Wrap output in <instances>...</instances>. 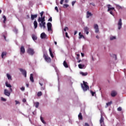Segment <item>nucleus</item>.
Masks as SVG:
<instances>
[{
	"label": "nucleus",
	"instance_id": "obj_28",
	"mask_svg": "<svg viewBox=\"0 0 126 126\" xmlns=\"http://www.w3.org/2000/svg\"><path fill=\"white\" fill-rule=\"evenodd\" d=\"M78 118L79 120H82L83 118L82 117V115L81 114V113H80L78 115Z\"/></svg>",
	"mask_w": 126,
	"mask_h": 126
},
{
	"label": "nucleus",
	"instance_id": "obj_7",
	"mask_svg": "<svg viewBox=\"0 0 126 126\" xmlns=\"http://www.w3.org/2000/svg\"><path fill=\"white\" fill-rule=\"evenodd\" d=\"M107 6L108 7L107 11H111V10H114L116 11V10H115V7H112V5L111 4H107Z\"/></svg>",
	"mask_w": 126,
	"mask_h": 126
},
{
	"label": "nucleus",
	"instance_id": "obj_12",
	"mask_svg": "<svg viewBox=\"0 0 126 126\" xmlns=\"http://www.w3.org/2000/svg\"><path fill=\"white\" fill-rule=\"evenodd\" d=\"M117 94L118 93L117 92H116V91H112L111 93V97H116Z\"/></svg>",
	"mask_w": 126,
	"mask_h": 126
},
{
	"label": "nucleus",
	"instance_id": "obj_60",
	"mask_svg": "<svg viewBox=\"0 0 126 126\" xmlns=\"http://www.w3.org/2000/svg\"><path fill=\"white\" fill-rule=\"evenodd\" d=\"M96 38H97V39H99V36L96 35Z\"/></svg>",
	"mask_w": 126,
	"mask_h": 126
},
{
	"label": "nucleus",
	"instance_id": "obj_32",
	"mask_svg": "<svg viewBox=\"0 0 126 126\" xmlns=\"http://www.w3.org/2000/svg\"><path fill=\"white\" fill-rule=\"evenodd\" d=\"M79 39H81V38H84V36L83 35L81 34V32L79 33Z\"/></svg>",
	"mask_w": 126,
	"mask_h": 126
},
{
	"label": "nucleus",
	"instance_id": "obj_3",
	"mask_svg": "<svg viewBox=\"0 0 126 126\" xmlns=\"http://www.w3.org/2000/svg\"><path fill=\"white\" fill-rule=\"evenodd\" d=\"M83 84H81V87L84 91H87L89 89V86L87 85V82H85V81H83Z\"/></svg>",
	"mask_w": 126,
	"mask_h": 126
},
{
	"label": "nucleus",
	"instance_id": "obj_25",
	"mask_svg": "<svg viewBox=\"0 0 126 126\" xmlns=\"http://www.w3.org/2000/svg\"><path fill=\"white\" fill-rule=\"evenodd\" d=\"M85 66L84 64H78V67L79 68H80L81 69H82Z\"/></svg>",
	"mask_w": 126,
	"mask_h": 126
},
{
	"label": "nucleus",
	"instance_id": "obj_49",
	"mask_svg": "<svg viewBox=\"0 0 126 126\" xmlns=\"http://www.w3.org/2000/svg\"><path fill=\"white\" fill-rule=\"evenodd\" d=\"M65 36L67 38H69V37L68 36V34L67 33V32H65Z\"/></svg>",
	"mask_w": 126,
	"mask_h": 126
},
{
	"label": "nucleus",
	"instance_id": "obj_39",
	"mask_svg": "<svg viewBox=\"0 0 126 126\" xmlns=\"http://www.w3.org/2000/svg\"><path fill=\"white\" fill-rule=\"evenodd\" d=\"M117 111H118L119 112H121V111H122V107H118L117 109Z\"/></svg>",
	"mask_w": 126,
	"mask_h": 126
},
{
	"label": "nucleus",
	"instance_id": "obj_47",
	"mask_svg": "<svg viewBox=\"0 0 126 126\" xmlns=\"http://www.w3.org/2000/svg\"><path fill=\"white\" fill-rule=\"evenodd\" d=\"M75 2H76V1H73L72 2V5L73 6V5H74Z\"/></svg>",
	"mask_w": 126,
	"mask_h": 126
},
{
	"label": "nucleus",
	"instance_id": "obj_1",
	"mask_svg": "<svg viewBox=\"0 0 126 126\" xmlns=\"http://www.w3.org/2000/svg\"><path fill=\"white\" fill-rule=\"evenodd\" d=\"M38 22H40L39 24V26L40 28L46 29V20H45V16L43 17H39L37 20Z\"/></svg>",
	"mask_w": 126,
	"mask_h": 126
},
{
	"label": "nucleus",
	"instance_id": "obj_53",
	"mask_svg": "<svg viewBox=\"0 0 126 126\" xmlns=\"http://www.w3.org/2000/svg\"><path fill=\"white\" fill-rule=\"evenodd\" d=\"M64 2H65V3H67L68 2V0H65Z\"/></svg>",
	"mask_w": 126,
	"mask_h": 126
},
{
	"label": "nucleus",
	"instance_id": "obj_15",
	"mask_svg": "<svg viewBox=\"0 0 126 126\" xmlns=\"http://www.w3.org/2000/svg\"><path fill=\"white\" fill-rule=\"evenodd\" d=\"M84 30L85 31V32L86 33L87 35H88V34H89V29L88 27H85L84 28Z\"/></svg>",
	"mask_w": 126,
	"mask_h": 126
},
{
	"label": "nucleus",
	"instance_id": "obj_38",
	"mask_svg": "<svg viewBox=\"0 0 126 126\" xmlns=\"http://www.w3.org/2000/svg\"><path fill=\"white\" fill-rule=\"evenodd\" d=\"M91 93L92 96H94V95H95V94H96L95 92H94L92 91H91Z\"/></svg>",
	"mask_w": 126,
	"mask_h": 126
},
{
	"label": "nucleus",
	"instance_id": "obj_17",
	"mask_svg": "<svg viewBox=\"0 0 126 126\" xmlns=\"http://www.w3.org/2000/svg\"><path fill=\"white\" fill-rule=\"evenodd\" d=\"M93 14L91 12H90L89 11L87 12V18H89L90 16H92Z\"/></svg>",
	"mask_w": 126,
	"mask_h": 126
},
{
	"label": "nucleus",
	"instance_id": "obj_10",
	"mask_svg": "<svg viewBox=\"0 0 126 126\" xmlns=\"http://www.w3.org/2000/svg\"><path fill=\"white\" fill-rule=\"evenodd\" d=\"M20 54H25V48L24 46H21L20 48Z\"/></svg>",
	"mask_w": 126,
	"mask_h": 126
},
{
	"label": "nucleus",
	"instance_id": "obj_33",
	"mask_svg": "<svg viewBox=\"0 0 126 126\" xmlns=\"http://www.w3.org/2000/svg\"><path fill=\"white\" fill-rule=\"evenodd\" d=\"M68 6H69V5H68V4H64L63 5V7L64 8H67V7H68Z\"/></svg>",
	"mask_w": 126,
	"mask_h": 126
},
{
	"label": "nucleus",
	"instance_id": "obj_30",
	"mask_svg": "<svg viewBox=\"0 0 126 126\" xmlns=\"http://www.w3.org/2000/svg\"><path fill=\"white\" fill-rule=\"evenodd\" d=\"M6 52H2V54H1V58L2 59H3V56H6Z\"/></svg>",
	"mask_w": 126,
	"mask_h": 126
},
{
	"label": "nucleus",
	"instance_id": "obj_27",
	"mask_svg": "<svg viewBox=\"0 0 126 126\" xmlns=\"http://www.w3.org/2000/svg\"><path fill=\"white\" fill-rule=\"evenodd\" d=\"M80 74H81L83 76H86L87 74H88V73L87 72H81Z\"/></svg>",
	"mask_w": 126,
	"mask_h": 126
},
{
	"label": "nucleus",
	"instance_id": "obj_16",
	"mask_svg": "<svg viewBox=\"0 0 126 126\" xmlns=\"http://www.w3.org/2000/svg\"><path fill=\"white\" fill-rule=\"evenodd\" d=\"M30 79L32 83L34 82V77H33V74H30Z\"/></svg>",
	"mask_w": 126,
	"mask_h": 126
},
{
	"label": "nucleus",
	"instance_id": "obj_61",
	"mask_svg": "<svg viewBox=\"0 0 126 126\" xmlns=\"http://www.w3.org/2000/svg\"><path fill=\"white\" fill-rule=\"evenodd\" d=\"M80 62H81V60L78 61V63H80Z\"/></svg>",
	"mask_w": 126,
	"mask_h": 126
},
{
	"label": "nucleus",
	"instance_id": "obj_11",
	"mask_svg": "<svg viewBox=\"0 0 126 126\" xmlns=\"http://www.w3.org/2000/svg\"><path fill=\"white\" fill-rule=\"evenodd\" d=\"M47 28L48 31H52V23H47Z\"/></svg>",
	"mask_w": 126,
	"mask_h": 126
},
{
	"label": "nucleus",
	"instance_id": "obj_37",
	"mask_svg": "<svg viewBox=\"0 0 126 126\" xmlns=\"http://www.w3.org/2000/svg\"><path fill=\"white\" fill-rule=\"evenodd\" d=\"M110 39L111 41L115 40V39H116V36H111Z\"/></svg>",
	"mask_w": 126,
	"mask_h": 126
},
{
	"label": "nucleus",
	"instance_id": "obj_8",
	"mask_svg": "<svg viewBox=\"0 0 126 126\" xmlns=\"http://www.w3.org/2000/svg\"><path fill=\"white\" fill-rule=\"evenodd\" d=\"M10 93L8 90L7 89H4V94L5 95V96H7L8 97H9L10 96Z\"/></svg>",
	"mask_w": 126,
	"mask_h": 126
},
{
	"label": "nucleus",
	"instance_id": "obj_58",
	"mask_svg": "<svg viewBox=\"0 0 126 126\" xmlns=\"http://www.w3.org/2000/svg\"><path fill=\"white\" fill-rule=\"evenodd\" d=\"M27 87H29V84H26Z\"/></svg>",
	"mask_w": 126,
	"mask_h": 126
},
{
	"label": "nucleus",
	"instance_id": "obj_36",
	"mask_svg": "<svg viewBox=\"0 0 126 126\" xmlns=\"http://www.w3.org/2000/svg\"><path fill=\"white\" fill-rule=\"evenodd\" d=\"M40 120H41L42 123H43V124H46V122H45L44 119H43V118H42V117H40Z\"/></svg>",
	"mask_w": 126,
	"mask_h": 126
},
{
	"label": "nucleus",
	"instance_id": "obj_5",
	"mask_svg": "<svg viewBox=\"0 0 126 126\" xmlns=\"http://www.w3.org/2000/svg\"><path fill=\"white\" fill-rule=\"evenodd\" d=\"M19 70H20V71H21V72H22V74H23V75H24V76H25V77H27V71H26V70H25V69H23L22 68H19Z\"/></svg>",
	"mask_w": 126,
	"mask_h": 126
},
{
	"label": "nucleus",
	"instance_id": "obj_40",
	"mask_svg": "<svg viewBox=\"0 0 126 126\" xmlns=\"http://www.w3.org/2000/svg\"><path fill=\"white\" fill-rule=\"evenodd\" d=\"M1 101H3L4 102H5L6 101V99H5L3 97H1Z\"/></svg>",
	"mask_w": 126,
	"mask_h": 126
},
{
	"label": "nucleus",
	"instance_id": "obj_50",
	"mask_svg": "<svg viewBox=\"0 0 126 126\" xmlns=\"http://www.w3.org/2000/svg\"><path fill=\"white\" fill-rule=\"evenodd\" d=\"M23 102L24 103H26V98H23Z\"/></svg>",
	"mask_w": 126,
	"mask_h": 126
},
{
	"label": "nucleus",
	"instance_id": "obj_13",
	"mask_svg": "<svg viewBox=\"0 0 126 126\" xmlns=\"http://www.w3.org/2000/svg\"><path fill=\"white\" fill-rule=\"evenodd\" d=\"M5 85H6V87H8L9 88H10V92H12V88H11V87H12L11 85L8 84V83H7V82H6L5 83Z\"/></svg>",
	"mask_w": 126,
	"mask_h": 126
},
{
	"label": "nucleus",
	"instance_id": "obj_6",
	"mask_svg": "<svg viewBox=\"0 0 126 126\" xmlns=\"http://www.w3.org/2000/svg\"><path fill=\"white\" fill-rule=\"evenodd\" d=\"M122 25H123V23L122 22V19H120L118 23V27L119 30H121V29H122Z\"/></svg>",
	"mask_w": 126,
	"mask_h": 126
},
{
	"label": "nucleus",
	"instance_id": "obj_26",
	"mask_svg": "<svg viewBox=\"0 0 126 126\" xmlns=\"http://www.w3.org/2000/svg\"><path fill=\"white\" fill-rule=\"evenodd\" d=\"M32 40H33V41H36V40H37V36L35 34H32Z\"/></svg>",
	"mask_w": 126,
	"mask_h": 126
},
{
	"label": "nucleus",
	"instance_id": "obj_20",
	"mask_svg": "<svg viewBox=\"0 0 126 126\" xmlns=\"http://www.w3.org/2000/svg\"><path fill=\"white\" fill-rule=\"evenodd\" d=\"M33 25L34 27V29H36L38 27V23L37 22V21H34Z\"/></svg>",
	"mask_w": 126,
	"mask_h": 126
},
{
	"label": "nucleus",
	"instance_id": "obj_29",
	"mask_svg": "<svg viewBox=\"0 0 126 126\" xmlns=\"http://www.w3.org/2000/svg\"><path fill=\"white\" fill-rule=\"evenodd\" d=\"M7 77L9 80H12V79L11 78V76L9 75V74H7Z\"/></svg>",
	"mask_w": 126,
	"mask_h": 126
},
{
	"label": "nucleus",
	"instance_id": "obj_35",
	"mask_svg": "<svg viewBox=\"0 0 126 126\" xmlns=\"http://www.w3.org/2000/svg\"><path fill=\"white\" fill-rule=\"evenodd\" d=\"M3 23H5V21H6V17H5V16H3Z\"/></svg>",
	"mask_w": 126,
	"mask_h": 126
},
{
	"label": "nucleus",
	"instance_id": "obj_44",
	"mask_svg": "<svg viewBox=\"0 0 126 126\" xmlns=\"http://www.w3.org/2000/svg\"><path fill=\"white\" fill-rule=\"evenodd\" d=\"M110 14H111V15H113V16H114L115 14H114L113 13L112 10H111V11H110Z\"/></svg>",
	"mask_w": 126,
	"mask_h": 126
},
{
	"label": "nucleus",
	"instance_id": "obj_45",
	"mask_svg": "<svg viewBox=\"0 0 126 126\" xmlns=\"http://www.w3.org/2000/svg\"><path fill=\"white\" fill-rule=\"evenodd\" d=\"M15 103H16V105H17L18 104H20V103L19 102V101H17V100H15Z\"/></svg>",
	"mask_w": 126,
	"mask_h": 126
},
{
	"label": "nucleus",
	"instance_id": "obj_63",
	"mask_svg": "<svg viewBox=\"0 0 126 126\" xmlns=\"http://www.w3.org/2000/svg\"><path fill=\"white\" fill-rule=\"evenodd\" d=\"M77 57H79V54H77Z\"/></svg>",
	"mask_w": 126,
	"mask_h": 126
},
{
	"label": "nucleus",
	"instance_id": "obj_21",
	"mask_svg": "<svg viewBox=\"0 0 126 126\" xmlns=\"http://www.w3.org/2000/svg\"><path fill=\"white\" fill-rule=\"evenodd\" d=\"M39 83L41 86H43V85H45V83L44 82V80H41Z\"/></svg>",
	"mask_w": 126,
	"mask_h": 126
},
{
	"label": "nucleus",
	"instance_id": "obj_54",
	"mask_svg": "<svg viewBox=\"0 0 126 126\" xmlns=\"http://www.w3.org/2000/svg\"><path fill=\"white\" fill-rule=\"evenodd\" d=\"M90 4H92L93 6H95V4L94 3H91Z\"/></svg>",
	"mask_w": 126,
	"mask_h": 126
},
{
	"label": "nucleus",
	"instance_id": "obj_51",
	"mask_svg": "<svg viewBox=\"0 0 126 126\" xmlns=\"http://www.w3.org/2000/svg\"><path fill=\"white\" fill-rule=\"evenodd\" d=\"M48 21H52V17L49 19Z\"/></svg>",
	"mask_w": 126,
	"mask_h": 126
},
{
	"label": "nucleus",
	"instance_id": "obj_43",
	"mask_svg": "<svg viewBox=\"0 0 126 126\" xmlns=\"http://www.w3.org/2000/svg\"><path fill=\"white\" fill-rule=\"evenodd\" d=\"M55 9L57 11V12H59V8H58V7L56 6L55 7Z\"/></svg>",
	"mask_w": 126,
	"mask_h": 126
},
{
	"label": "nucleus",
	"instance_id": "obj_59",
	"mask_svg": "<svg viewBox=\"0 0 126 126\" xmlns=\"http://www.w3.org/2000/svg\"><path fill=\"white\" fill-rule=\"evenodd\" d=\"M4 39L6 41V37L5 35L3 36Z\"/></svg>",
	"mask_w": 126,
	"mask_h": 126
},
{
	"label": "nucleus",
	"instance_id": "obj_62",
	"mask_svg": "<svg viewBox=\"0 0 126 126\" xmlns=\"http://www.w3.org/2000/svg\"><path fill=\"white\" fill-rule=\"evenodd\" d=\"M54 43L55 45H57V42L55 41Z\"/></svg>",
	"mask_w": 126,
	"mask_h": 126
},
{
	"label": "nucleus",
	"instance_id": "obj_23",
	"mask_svg": "<svg viewBox=\"0 0 126 126\" xmlns=\"http://www.w3.org/2000/svg\"><path fill=\"white\" fill-rule=\"evenodd\" d=\"M104 123V117H103V116L101 115L100 119V123L103 124Z\"/></svg>",
	"mask_w": 126,
	"mask_h": 126
},
{
	"label": "nucleus",
	"instance_id": "obj_4",
	"mask_svg": "<svg viewBox=\"0 0 126 126\" xmlns=\"http://www.w3.org/2000/svg\"><path fill=\"white\" fill-rule=\"evenodd\" d=\"M27 53L29 54V55H30L31 56H33L34 54H35V52L34 51V49L29 48L27 50Z\"/></svg>",
	"mask_w": 126,
	"mask_h": 126
},
{
	"label": "nucleus",
	"instance_id": "obj_31",
	"mask_svg": "<svg viewBox=\"0 0 126 126\" xmlns=\"http://www.w3.org/2000/svg\"><path fill=\"white\" fill-rule=\"evenodd\" d=\"M42 92H38L37 94V97H40L42 96Z\"/></svg>",
	"mask_w": 126,
	"mask_h": 126
},
{
	"label": "nucleus",
	"instance_id": "obj_2",
	"mask_svg": "<svg viewBox=\"0 0 126 126\" xmlns=\"http://www.w3.org/2000/svg\"><path fill=\"white\" fill-rule=\"evenodd\" d=\"M43 58L44 59L46 63H52V59H51V57H49L48 54H44L43 55Z\"/></svg>",
	"mask_w": 126,
	"mask_h": 126
},
{
	"label": "nucleus",
	"instance_id": "obj_19",
	"mask_svg": "<svg viewBox=\"0 0 126 126\" xmlns=\"http://www.w3.org/2000/svg\"><path fill=\"white\" fill-rule=\"evenodd\" d=\"M49 51L50 55L51 58H52V59H53L54 58V54H53V52L52 51V49H51V48H50L49 49Z\"/></svg>",
	"mask_w": 126,
	"mask_h": 126
},
{
	"label": "nucleus",
	"instance_id": "obj_64",
	"mask_svg": "<svg viewBox=\"0 0 126 126\" xmlns=\"http://www.w3.org/2000/svg\"><path fill=\"white\" fill-rule=\"evenodd\" d=\"M1 13V10H0V14Z\"/></svg>",
	"mask_w": 126,
	"mask_h": 126
},
{
	"label": "nucleus",
	"instance_id": "obj_46",
	"mask_svg": "<svg viewBox=\"0 0 126 126\" xmlns=\"http://www.w3.org/2000/svg\"><path fill=\"white\" fill-rule=\"evenodd\" d=\"M21 90H22V91H24V90H25V88H24V87H22L21 88Z\"/></svg>",
	"mask_w": 126,
	"mask_h": 126
},
{
	"label": "nucleus",
	"instance_id": "obj_18",
	"mask_svg": "<svg viewBox=\"0 0 126 126\" xmlns=\"http://www.w3.org/2000/svg\"><path fill=\"white\" fill-rule=\"evenodd\" d=\"M36 17H38V15L37 14H35V15H31V19L32 20H34V18H36Z\"/></svg>",
	"mask_w": 126,
	"mask_h": 126
},
{
	"label": "nucleus",
	"instance_id": "obj_22",
	"mask_svg": "<svg viewBox=\"0 0 126 126\" xmlns=\"http://www.w3.org/2000/svg\"><path fill=\"white\" fill-rule=\"evenodd\" d=\"M113 103V102L112 101L108 102L106 103V105L105 106V108H108L109 106H111V104Z\"/></svg>",
	"mask_w": 126,
	"mask_h": 126
},
{
	"label": "nucleus",
	"instance_id": "obj_55",
	"mask_svg": "<svg viewBox=\"0 0 126 126\" xmlns=\"http://www.w3.org/2000/svg\"><path fill=\"white\" fill-rule=\"evenodd\" d=\"M85 126H89V125H88L87 123H85Z\"/></svg>",
	"mask_w": 126,
	"mask_h": 126
},
{
	"label": "nucleus",
	"instance_id": "obj_56",
	"mask_svg": "<svg viewBox=\"0 0 126 126\" xmlns=\"http://www.w3.org/2000/svg\"><path fill=\"white\" fill-rule=\"evenodd\" d=\"M81 55L82 57H84V54H83V53H81Z\"/></svg>",
	"mask_w": 126,
	"mask_h": 126
},
{
	"label": "nucleus",
	"instance_id": "obj_52",
	"mask_svg": "<svg viewBox=\"0 0 126 126\" xmlns=\"http://www.w3.org/2000/svg\"><path fill=\"white\" fill-rule=\"evenodd\" d=\"M76 34H77V31H76L74 32V35H76Z\"/></svg>",
	"mask_w": 126,
	"mask_h": 126
},
{
	"label": "nucleus",
	"instance_id": "obj_9",
	"mask_svg": "<svg viewBox=\"0 0 126 126\" xmlns=\"http://www.w3.org/2000/svg\"><path fill=\"white\" fill-rule=\"evenodd\" d=\"M94 28L95 29V33H98L99 32V26L97 24H94Z\"/></svg>",
	"mask_w": 126,
	"mask_h": 126
},
{
	"label": "nucleus",
	"instance_id": "obj_34",
	"mask_svg": "<svg viewBox=\"0 0 126 126\" xmlns=\"http://www.w3.org/2000/svg\"><path fill=\"white\" fill-rule=\"evenodd\" d=\"M34 104L35 105V108H38L39 107V103L38 102H35Z\"/></svg>",
	"mask_w": 126,
	"mask_h": 126
},
{
	"label": "nucleus",
	"instance_id": "obj_42",
	"mask_svg": "<svg viewBox=\"0 0 126 126\" xmlns=\"http://www.w3.org/2000/svg\"><path fill=\"white\" fill-rule=\"evenodd\" d=\"M41 17H43V15L44 14V11H42L40 13Z\"/></svg>",
	"mask_w": 126,
	"mask_h": 126
},
{
	"label": "nucleus",
	"instance_id": "obj_48",
	"mask_svg": "<svg viewBox=\"0 0 126 126\" xmlns=\"http://www.w3.org/2000/svg\"><path fill=\"white\" fill-rule=\"evenodd\" d=\"M64 0H61L60 4H63Z\"/></svg>",
	"mask_w": 126,
	"mask_h": 126
},
{
	"label": "nucleus",
	"instance_id": "obj_57",
	"mask_svg": "<svg viewBox=\"0 0 126 126\" xmlns=\"http://www.w3.org/2000/svg\"><path fill=\"white\" fill-rule=\"evenodd\" d=\"M41 89H42V90H45V87H41Z\"/></svg>",
	"mask_w": 126,
	"mask_h": 126
},
{
	"label": "nucleus",
	"instance_id": "obj_24",
	"mask_svg": "<svg viewBox=\"0 0 126 126\" xmlns=\"http://www.w3.org/2000/svg\"><path fill=\"white\" fill-rule=\"evenodd\" d=\"M63 64L64 67H66V68L68 67V64H67V63H66V62L64 61L63 63Z\"/></svg>",
	"mask_w": 126,
	"mask_h": 126
},
{
	"label": "nucleus",
	"instance_id": "obj_14",
	"mask_svg": "<svg viewBox=\"0 0 126 126\" xmlns=\"http://www.w3.org/2000/svg\"><path fill=\"white\" fill-rule=\"evenodd\" d=\"M40 37L41 39H46L47 38V34L45 32H42L40 35Z\"/></svg>",
	"mask_w": 126,
	"mask_h": 126
},
{
	"label": "nucleus",
	"instance_id": "obj_41",
	"mask_svg": "<svg viewBox=\"0 0 126 126\" xmlns=\"http://www.w3.org/2000/svg\"><path fill=\"white\" fill-rule=\"evenodd\" d=\"M66 30H68V28H67V27H65L63 29V31H64L65 32V31H66Z\"/></svg>",
	"mask_w": 126,
	"mask_h": 126
}]
</instances>
